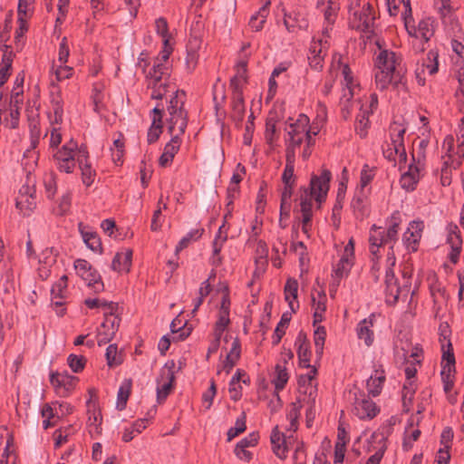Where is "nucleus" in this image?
Segmentation results:
<instances>
[{"label": "nucleus", "mask_w": 464, "mask_h": 464, "mask_svg": "<svg viewBox=\"0 0 464 464\" xmlns=\"http://www.w3.org/2000/svg\"><path fill=\"white\" fill-rule=\"evenodd\" d=\"M385 382V373L384 371H375L374 375H371L367 380V390L370 395L376 397L378 396L382 390L383 383Z\"/></svg>", "instance_id": "obj_24"}, {"label": "nucleus", "mask_w": 464, "mask_h": 464, "mask_svg": "<svg viewBox=\"0 0 464 464\" xmlns=\"http://www.w3.org/2000/svg\"><path fill=\"white\" fill-rule=\"evenodd\" d=\"M353 265V260L348 259L346 257H341L339 262L337 263L335 268L334 269L333 275V285L337 287L340 285V281L343 277L348 276L352 266Z\"/></svg>", "instance_id": "obj_25"}, {"label": "nucleus", "mask_w": 464, "mask_h": 464, "mask_svg": "<svg viewBox=\"0 0 464 464\" xmlns=\"http://www.w3.org/2000/svg\"><path fill=\"white\" fill-rule=\"evenodd\" d=\"M181 140L178 135L171 136L170 140L165 145L164 151L159 159V164L161 167H167L172 162L175 155L180 147Z\"/></svg>", "instance_id": "obj_14"}, {"label": "nucleus", "mask_w": 464, "mask_h": 464, "mask_svg": "<svg viewBox=\"0 0 464 464\" xmlns=\"http://www.w3.org/2000/svg\"><path fill=\"white\" fill-rule=\"evenodd\" d=\"M241 354V343L238 338H235L231 349L227 355L226 356V359L223 363V370L229 373L230 371L234 368V366L237 364V361L240 358Z\"/></svg>", "instance_id": "obj_22"}, {"label": "nucleus", "mask_w": 464, "mask_h": 464, "mask_svg": "<svg viewBox=\"0 0 464 464\" xmlns=\"http://www.w3.org/2000/svg\"><path fill=\"white\" fill-rule=\"evenodd\" d=\"M432 34L433 33L430 29L429 22L420 21L416 31V37H420L423 42L421 43V45L418 47V51L423 52L425 50L424 44L430 39Z\"/></svg>", "instance_id": "obj_39"}, {"label": "nucleus", "mask_w": 464, "mask_h": 464, "mask_svg": "<svg viewBox=\"0 0 464 464\" xmlns=\"http://www.w3.org/2000/svg\"><path fill=\"white\" fill-rule=\"evenodd\" d=\"M188 121V111L186 110H179L177 113L169 115L167 124L169 135H178L180 138L185 133Z\"/></svg>", "instance_id": "obj_10"}, {"label": "nucleus", "mask_w": 464, "mask_h": 464, "mask_svg": "<svg viewBox=\"0 0 464 464\" xmlns=\"http://www.w3.org/2000/svg\"><path fill=\"white\" fill-rule=\"evenodd\" d=\"M406 132V129L398 122H392L390 126V137L392 145L395 146L396 150H400L401 152V156L403 159L407 157V153L404 147V134Z\"/></svg>", "instance_id": "obj_15"}, {"label": "nucleus", "mask_w": 464, "mask_h": 464, "mask_svg": "<svg viewBox=\"0 0 464 464\" xmlns=\"http://www.w3.org/2000/svg\"><path fill=\"white\" fill-rule=\"evenodd\" d=\"M398 3L402 4L404 7V11L402 12L401 16L404 21L405 27L407 30H409L411 24L413 23L411 0H398Z\"/></svg>", "instance_id": "obj_58"}, {"label": "nucleus", "mask_w": 464, "mask_h": 464, "mask_svg": "<svg viewBox=\"0 0 464 464\" xmlns=\"http://www.w3.org/2000/svg\"><path fill=\"white\" fill-rule=\"evenodd\" d=\"M204 233V228L193 229L189 231L185 237H183L176 246L175 252L178 254L184 248L188 247L192 240H198L201 237Z\"/></svg>", "instance_id": "obj_40"}, {"label": "nucleus", "mask_w": 464, "mask_h": 464, "mask_svg": "<svg viewBox=\"0 0 464 464\" xmlns=\"http://www.w3.org/2000/svg\"><path fill=\"white\" fill-rule=\"evenodd\" d=\"M61 376H62L61 382H62L63 388L67 392H69L75 386V383L78 382V378L69 374L67 372H62Z\"/></svg>", "instance_id": "obj_64"}, {"label": "nucleus", "mask_w": 464, "mask_h": 464, "mask_svg": "<svg viewBox=\"0 0 464 464\" xmlns=\"http://www.w3.org/2000/svg\"><path fill=\"white\" fill-rule=\"evenodd\" d=\"M399 213H393L391 218V225L387 230V232H384V237L387 239V243L392 241H396L398 237V231H399Z\"/></svg>", "instance_id": "obj_51"}, {"label": "nucleus", "mask_w": 464, "mask_h": 464, "mask_svg": "<svg viewBox=\"0 0 464 464\" xmlns=\"http://www.w3.org/2000/svg\"><path fill=\"white\" fill-rule=\"evenodd\" d=\"M74 268L77 275L86 281L89 286L92 285L95 291H100L103 288L101 276L86 260L77 259L74 262Z\"/></svg>", "instance_id": "obj_6"}, {"label": "nucleus", "mask_w": 464, "mask_h": 464, "mask_svg": "<svg viewBox=\"0 0 464 464\" xmlns=\"http://www.w3.org/2000/svg\"><path fill=\"white\" fill-rule=\"evenodd\" d=\"M77 149V143L71 140L68 143L64 144L61 150H59L54 155V160L58 161H64L66 159L75 158V150Z\"/></svg>", "instance_id": "obj_34"}, {"label": "nucleus", "mask_w": 464, "mask_h": 464, "mask_svg": "<svg viewBox=\"0 0 464 464\" xmlns=\"http://www.w3.org/2000/svg\"><path fill=\"white\" fill-rule=\"evenodd\" d=\"M352 208L357 218H363L367 215V196L362 189L355 192L352 200Z\"/></svg>", "instance_id": "obj_27"}, {"label": "nucleus", "mask_w": 464, "mask_h": 464, "mask_svg": "<svg viewBox=\"0 0 464 464\" xmlns=\"http://www.w3.org/2000/svg\"><path fill=\"white\" fill-rule=\"evenodd\" d=\"M384 284L385 301L388 304L394 305L399 300L401 288L399 286L398 279L392 267H388L386 270Z\"/></svg>", "instance_id": "obj_9"}, {"label": "nucleus", "mask_w": 464, "mask_h": 464, "mask_svg": "<svg viewBox=\"0 0 464 464\" xmlns=\"http://www.w3.org/2000/svg\"><path fill=\"white\" fill-rule=\"evenodd\" d=\"M186 92L183 90H176L174 95L170 98L169 104L173 105L179 110H185Z\"/></svg>", "instance_id": "obj_61"}, {"label": "nucleus", "mask_w": 464, "mask_h": 464, "mask_svg": "<svg viewBox=\"0 0 464 464\" xmlns=\"http://www.w3.org/2000/svg\"><path fill=\"white\" fill-rule=\"evenodd\" d=\"M284 24L288 32H293L295 27L299 29H306L308 27L306 19L300 14L292 17L291 14H285Z\"/></svg>", "instance_id": "obj_36"}, {"label": "nucleus", "mask_w": 464, "mask_h": 464, "mask_svg": "<svg viewBox=\"0 0 464 464\" xmlns=\"http://www.w3.org/2000/svg\"><path fill=\"white\" fill-rule=\"evenodd\" d=\"M434 5L442 17L450 14L454 11L450 0H434Z\"/></svg>", "instance_id": "obj_62"}, {"label": "nucleus", "mask_w": 464, "mask_h": 464, "mask_svg": "<svg viewBox=\"0 0 464 464\" xmlns=\"http://www.w3.org/2000/svg\"><path fill=\"white\" fill-rule=\"evenodd\" d=\"M414 393L415 387L413 386V382H409V383H404L402 388V405L403 410L407 412L410 411V406L412 403Z\"/></svg>", "instance_id": "obj_47"}, {"label": "nucleus", "mask_w": 464, "mask_h": 464, "mask_svg": "<svg viewBox=\"0 0 464 464\" xmlns=\"http://www.w3.org/2000/svg\"><path fill=\"white\" fill-rule=\"evenodd\" d=\"M375 17L373 15V6L367 3L360 11L352 13L349 18L351 28L366 34L373 33V24Z\"/></svg>", "instance_id": "obj_2"}, {"label": "nucleus", "mask_w": 464, "mask_h": 464, "mask_svg": "<svg viewBox=\"0 0 464 464\" xmlns=\"http://www.w3.org/2000/svg\"><path fill=\"white\" fill-rule=\"evenodd\" d=\"M297 291H298V283L295 279L289 278L287 279L285 285V298L288 302V304L292 310L293 313L295 312V308L294 307L293 299L297 298Z\"/></svg>", "instance_id": "obj_35"}, {"label": "nucleus", "mask_w": 464, "mask_h": 464, "mask_svg": "<svg viewBox=\"0 0 464 464\" xmlns=\"http://www.w3.org/2000/svg\"><path fill=\"white\" fill-rule=\"evenodd\" d=\"M163 130V124L160 123V119L152 120L151 125L148 130L147 140L149 144L156 142Z\"/></svg>", "instance_id": "obj_49"}, {"label": "nucleus", "mask_w": 464, "mask_h": 464, "mask_svg": "<svg viewBox=\"0 0 464 464\" xmlns=\"http://www.w3.org/2000/svg\"><path fill=\"white\" fill-rule=\"evenodd\" d=\"M86 358L82 355L70 354L67 358V363L75 373L81 372L86 364Z\"/></svg>", "instance_id": "obj_50"}, {"label": "nucleus", "mask_w": 464, "mask_h": 464, "mask_svg": "<svg viewBox=\"0 0 464 464\" xmlns=\"http://www.w3.org/2000/svg\"><path fill=\"white\" fill-rule=\"evenodd\" d=\"M369 111L361 110L355 121V130L361 138H365L369 127Z\"/></svg>", "instance_id": "obj_37"}, {"label": "nucleus", "mask_w": 464, "mask_h": 464, "mask_svg": "<svg viewBox=\"0 0 464 464\" xmlns=\"http://www.w3.org/2000/svg\"><path fill=\"white\" fill-rule=\"evenodd\" d=\"M332 178L331 171L323 169L321 175L312 174L309 187L300 188V202L313 203L314 198L319 205L326 198L330 180Z\"/></svg>", "instance_id": "obj_1"}, {"label": "nucleus", "mask_w": 464, "mask_h": 464, "mask_svg": "<svg viewBox=\"0 0 464 464\" xmlns=\"http://www.w3.org/2000/svg\"><path fill=\"white\" fill-rule=\"evenodd\" d=\"M167 67L161 62H155L152 68L150 70L147 78L149 82L159 83L161 82L163 75L166 73Z\"/></svg>", "instance_id": "obj_45"}, {"label": "nucleus", "mask_w": 464, "mask_h": 464, "mask_svg": "<svg viewBox=\"0 0 464 464\" xmlns=\"http://www.w3.org/2000/svg\"><path fill=\"white\" fill-rule=\"evenodd\" d=\"M246 413L243 411L241 413V416L237 419L235 426L231 427L227 430V435L228 441L232 440L235 437H237V435H239L240 433H242L246 430Z\"/></svg>", "instance_id": "obj_46"}, {"label": "nucleus", "mask_w": 464, "mask_h": 464, "mask_svg": "<svg viewBox=\"0 0 464 464\" xmlns=\"http://www.w3.org/2000/svg\"><path fill=\"white\" fill-rule=\"evenodd\" d=\"M14 88L11 93L10 101V116H11V129H16L19 124V110L23 104V90L18 92Z\"/></svg>", "instance_id": "obj_17"}, {"label": "nucleus", "mask_w": 464, "mask_h": 464, "mask_svg": "<svg viewBox=\"0 0 464 464\" xmlns=\"http://www.w3.org/2000/svg\"><path fill=\"white\" fill-rule=\"evenodd\" d=\"M410 346H411V343L408 342V340L403 342L401 339H400L394 343L395 353L397 356L401 355L403 362L408 361V356H409L408 353H409Z\"/></svg>", "instance_id": "obj_60"}, {"label": "nucleus", "mask_w": 464, "mask_h": 464, "mask_svg": "<svg viewBox=\"0 0 464 464\" xmlns=\"http://www.w3.org/2000/svg\"><path fill=\"white\" fill-rule=\"evenodd\" d=\"M175 362L168 361L161 369L160 375L157 379V398L160 402L169 396L175 382Z\"/></svg>", "instance_id": "obj_5"}, {"label": "nucleus", "mask_w": 464, "mask_h": 464, "mask_svg": "<svg viewBox=\"0 0 464 464\" xmlns=\"http://www.w3.org/2000/svg\"><path fill=\"white\" fill-rule=\"evenodd\" d=\"M181 324L182 321L179 317L173 319L170 324L171 333L177 334L173 337L174 342L183 341L190 334V328H185L186 324Z\"/></svg>", "instance_id": "obj_32"}, {"label": "nucleus", "mask_w": 464, "mask_h": 464, "mask_svg": "<svg viewBox=\"0 0 464 464\" xmlns=\"http://www.w3.org/2000/svg\"><path fill=\"white\" fill-rule=\"evenodd\" d=\"M290 321L291 314H289L288 312L284 313L272 336L273 345H277L281 342V339L285 335V329L287 328Z\"/></svg>", "instance_id": "obj_31"}, {"label": "nucleus", "mask_w": 464, "mask_h": 464, "mask_svg": "<svg viewBox=\"0 0 464 464\" xmlns=\"http://www.w3.org/2000/svg\"><path fill=\"white\" fill-rule=\"evenodd\" d=\"M439 52L431 49L428 52L426 57L421 58L416 63L415 77L420 86L426 82V72L429 75H434L439 71Z\"/></svg>", "instance_id": "obj_3"}, {"label": "nucleus", "mask_w": 464, "mask_h": 464, "mask_svg": "<svg viewBox=\"0 0 464 464\" xmlns=\"http://www.w3.org/2000/svg\"><path fill=\"white\" fill-rule=\"evenodd\" d=\"M66 276H63L52 287L51 295L53 298L63 299L64 297L63 291L67 288Z\"/></svg>", "instance_id": "obj_55"}, {"label": "nucleus", "mask_w": 464, "mask_h": 464, "mask_svg": "<svg viewBox=\"0 0 464 464\" xmlns=\"http://www.w3.org/2000/svg\"><path fill=\"white\" fill-rule=\"evenodd\" d=\"M424 224L422 221H411L407 231L403 234V242L406 247L411 252L418 250L419 242L421 238Z\"/></svg>", "instance_id": "obj_8"}, {"label": "nucleus", "mask_w": 464, "mask_h": 464, "mask_svg": "<svg viewBox=\"0 0 464 464\" xmlns=\"http://www.w3.org/2000/svg\"><path fill=\"white\" fill-rule=\"evenodd\" d=\"M382 227L373 225L371 228V234L369 237L370 251L372 256H376L379 247L382 245L387 244V239L384 237V231H378Z\"/></svg>", "instance_id": "obj_26"}, {"label": "nucleus", "mask_w": 464, "mask_h": 464, "mask_svg": "<svg viewBox=\"0 0 464 464\" xmlns=\"http://www.w3.org/2000/svg\"><path fill=\"white\" fill-rule=\"evenodd\" d=\"M271 444L273 446L274 453L280 459H285V451L287 450L285 446V435L278 430V426H276L270 436Z\"/></svg>", "instance_id": "obj_23"}, {"label": "nucleus", "mask_w": 464, "mask_h": 464, "mask_svg": "<svg viewBox=\"0 0 464 464\" xmlns=\"http://www.w3.org/2000/svg\"><path fill=\"white\" fill-rule=\"evenodd\" d=\"M148 88L152 90L150 98L154 100H161L167 92L170 91L169 82H148Z\"/></svg>", "instance_id": "obj_41"}, {"label": "nucleus", "mask_w": 464, "mask_h": 464, "mask_svg": "<svg viewBox=\"0 0 464 464\" xmlns=\"http://www.w3.org/2000/svg\"><path fill=\"white\" fill-rule=\"evenodd\" d=\"M245 115V103L243 94L237 93L232 96V118L237 122H241Z\"/></svg>", "instance_id": "obj_33"}, {"label": "nucleus", "mask_w": 464, "mask_h": 464, "mask_svg": "<svg viewBox=\"0 0 464 464\" xmlns=\"http://www.w3.org/2000/svg\"><path fill=\"white\" fill-rule=\"evenodd\" d=\"M106 360L109 367H115L122 363L123 359L121 353H118L117 344H110L106 349Z\"/></svg>", "instance_id": "obj_42"}, {"label": "nucleus", "mask_w": 464, "mask_h": 464, "mask_svg": "<svg viewBox=\"0 0 464 464\" xmlns=\"http://www.w3.org/2000/svg\"><path fill=\"white\" fill-rule=\"evenodd\" d=\"M132 382L130 379H126L119 388L117 394V409L122 411L126 408L127 401L130 394Z\"/></svg>", "instance_id": "obj_30"}, {"label": "nucleus", "mask_w": 464, "mask_h": 464, "mask_svg": "<svg viewBox=\"0 0 464 464\" xmlns=\"http://www.w3.org/2000/svg\"><path fill=\"white\" fill-rule=\"evenodd\" d=\"M319 300L316 301L315 297H312V305L314 309V325L318 323H321L324 320V313L326 310V295L324 291L318 292Z\"/></svg>", "instance_id": "obj_28"}, {"label": "nucleus", "mask_w": 464, "mask_h": 464, "mask_svg": "<svg viewBox=\"0 0 464 464\" xmlns=\"http://www.w3.org/2000/svg\"><path fill=\"white\" fill-rule=\"evenodd\" d=\"M79 168L82 170V182L88 187L91 186L93 182L94 176L91 165L88 162L81 160Z\"/></svg>", "instance_id": "obj_56"}, {"label": "nucleus", "mask_w": 464, "mask_h": 464, "mask_svg": "<svg viewBox=\"0 0 464 464\" xmlns=\"http://www.w3.org/2000/svg\"><path fill=\"white\" fill-rule=\"evenodd\" d=\"M308 125L309 118L304 114H300L295 122L288 124V128L286 129L287 134L305 136V140L308 142V145H312L314 141L312 140L311 130Z\"/></svg>", "instance_id": "obj_11"}, {"label": "nucleus", "mask_w": 464, "mask_h": 464, "mask_svg": "<svg viewBox=\"0 0 464 464\" xmlns=\"http://www.w3.org/2000/svg\"><path fill=\"white\" fill-rule=\"evenodd\" d=\"M270 5V0H266L263 6L260 7L259 11L256 14L251 16L249 21V26L256 32L260 31L264 24L266 23V18L268 14V6Z\"/></svg>", "instance_id": "obj_29"}, {"label": "nucleus", "mask_w": 464, "mask_h": 464, "mask_svg": "<svg viewBox=\"0 0 464 464\" xmlns=\"http://www.w3.org/2000/svg\"><path fill=\"white\" fill-rule=\"evenodd\" d=\"M198 45V40L195 38L193 41H189L188 45L187 46V57H186V64L189 70L195 68L198 54L197 52V48Z\"/></svg>", "instance_id": "obj_38"}, {"label": "nucleus", "mask_w": 464, "mask_h": 464, "mask_svg": "<svg viewBox=\"0 0 464 464\" xmlns=\"http://www.w3.org/2000/svg\"><path fill=\"white\" fill-rule=\"evenodd\" d=\"M326 337V331L324 326H318L314 334V342L316 355L321 358L324 353V345Z\"/></svg>", "instance_id": "obj_43"}, {"label": "nucleus", "mask_w": 464, "mask_h": 464, "mask_svg": "<svg viewBox=\"0 0 464 464\" xmlns=\"http://www.w3.org/2000/svg\"><path fill=\"white\" fill-rule=\"evenodd\" d=\"M276 122L277 120L276 118L275 113L269 112L268 117L266 121V131H265V139L268 144H272L276 132Z\"/></svg>", "instance_id": "obj_44"}, {"label": "nucleus", "mask_w": 464, "mask_h": 464, "mask_svg": "<svg viewBox=\"0 0 464 464\" xmlns=\"http://www.w3.org/2000/svg\"><path fill=\"white\" fill-rule=\"evenodd\" d=\"M276 378L274 382L276 390L281 391L285 388L288 381V373L285 367L276 364Z\"/></svg>", "instance_id": "obj_52"}, {"label": "nucleus", "mask_w": 464, "mask_h": 464, "mask_svg": "<svg viewBox=\"0 0 464 464\" xmlns=\"http://www.w3.org/2000/svg\"><path fill=\"white\" fill-rule=\"evenodd\" d=\"M295 345H297V356L299 360V365L303 368H310L311 350L310 343L307 339L306 334L301 331L295 340Z\"/></svg>", "instance_id": "obj_12"}, {"label": "nucleus", "mask_w": 464, "mask_h": 464, "mask_svg": "<svg viewBox=\"0 0 464 464\" xmlns=\"http://www.w3.org/2000/svg\"><path fill=\"white\" fill-rule=\"evenodd\" d=\"M419 180L411 173H403L401 175L400 183L403 189L407 191H413L416 188Z\"/></svg>", "instance_id": "obj_57"}, {"label": "nucleus", "mask_w": 464, "mask_h": 464, "mask_svg": "<svg viewBox=\"0 0 464 464\" xmlns=\"http://www.w3.org/2000/svg\"><path fill=\"white\" fill-rule=\"evenodd\" d=\"M374 314H371L368 318L362 320L356 327L358 338L363 340L367 346H371L373 343V326Z\"/></svg>", "instance_id": "obj_16"}, {"label": "nucleus", "mask_w": 464, "mask_h": 464, "mask_svg": "<svg viewBox=\"0 0 464 464\" xmlns=\"http://www.w3.org/2000/svg\"><path fill=\"white\" fill-rule=\"evenodd\" d=\"M33 0H19L17 6V14H18V23L24 26V19L26 17L31 16V5H33Z\"/></svg>", "instance_id": "obj_48"}, {"label": "nucleus", "mask_w": 464, "mask_h": 464, "mask_svg": "<svg viewBox=\"0 0 464 464\" xmlns=\"http://www.w3.org/2000/svg\"><path fill=\"white\" fill-rule=\"evenodd\" d=\"M447 346L448 349L445 351L444 345H442V370L440 372L442 380L451 379L452 373L455 372V356L453 353L452 344L450 341L448 342Z\"/></svg>", "instance_id": "obj_13"}, {"label": "nucleus", "mask_w": 464, "mask_h": 464, "mask_svg": "<svg viewBox=\"0 0 464 464\" xmlns=\"http://www.w3.org/2000/svg\"><path fill=\"white\" fill-rule=\"evenodd\" d=\"M391 81H392L391 72L379 70L375 73L376 85L382 91L385 90L391 84Z\"/></svg>", "instance_id": "obj_54"}, {"label": "nucleus", "mask_w": 464, "mask_h": 464, "mask_svg": "<svg viewBox=\"0 0 464 464\" xmlns=\"http://www.w3.org/2000/svg\"><path fill=\"white\" fill-rule=\"evenodd\" d=\"M377 67L380 71H387L392 72L396 68V54L388 50H382L377 56Z\"/></svg>", "instance_id": "obj_20"}, {"label": "nucleus", "mask_w": 464, "mask_h": 464, "mask_svg": "<svg viewBox=\"0 0 464 464\" xmlns=\"http://www.w3.org/2000/svg\"><path fill=\"white\" fill-rule=\"evenodd\" d=\"M121 319L118 316H108L104 314V321L101 324V329L98 332V345L102 346L111 342L120 326Z\"/></svg>", "instance_id": "obj_7"}, {"label": "nucleus", "mask_w": 464, "mask_h": 464, "mask_svg": "<svg viewBox=\"0 0 464 464\" xmlns=\"http://www.w3.org/2000/svg\"><path fill=\"white\" fill-rule=\"evenodd\" d=\"M321 50H316V46L310 48V53L313 54V56H309V64L311 68H313L315 71H320L323 68V58L319 54Z\"/></svg>", "instance_id": "obj_59"}, {"label": "nucleus", "mask_w": 464, "mask_h": 464, "mask_svg": "<svg viewBox=\"0 0 464 464\" xmlns=\"http://www.w3.org/2000/svg\"><path fill=\"white\" fill-rule=\"evenodd\" d=\"M295 155L291 149L285 154V166L282 174L284 185H295L296 177L295 176Z\"/></svg>", "instance_id": "obj_19"}, {"label": "nucleus", "mask_w": 464, "mask_h": 464, "mask_svg": "<svg viewBox=\"0 0 464 464\" xmlns=\"http://www.w3.org/2000/svg\"><path fill=\"white\" fill-rule=\"evenodd\" d=\"M132 250L128 248L123 252H118L111 262V268L114 271L129 272L131 266Z\"/></svg>", "instance_id": "obj_18"}, {"label": "nucleus", "mask_w": 464, "mask_h": 464, "mask_svg": "<svg viewBox=\"0 0 464 464\" xmlns=\"http://www.w3.org/2000/svg\"><path fill=\"white\" fill-rule=\"evenodd\" d=\"M353 413L361 420L373 419L380 411L375 402L372 401L368 396L361 392L356 391L353 392Z\"/></svg>", "instance_id": "obj_4"}, {"label": "nucleus", "mask_w": 464, "mask_h": 464, "mask_svg": "<svg viewBox=\"0 0 464 464\" xmlns=\"http://www.w3.org/2000/svg\"><path fill=\"white\" fill-rule=\"evenodd\" d=\"M79 230L81 232V235L82 237V239L84 243L86 244L87 247H89L91 250L94 252L102 253V246L100 237L97 233L87 231L86 227L83 226L82 223H79Z\"/></svg>", "instance_id": "obj_21"}, {"label": "nucleus", "mask_w": 464, "mask_h": 464, "mask_svg": "<svg viewBox=\"0 0 464 464\" xmlns=\"http://www.w3.org/2000/svg\"><path fill=\"white\" fill-rule=\"evenodd\" d=\"M52 105H53V114H54V122L59 124L63 121V113L62 99L59 96H57L56 98H53Z\"/></svg>", "instance_id": "obj_63"}, {"label": "nucleus", "mask_w": 464, "mask_h": 464, "mask_svg": "<svg viewBox=\"0 0 464 464\" xmlns=\"http://www.w3.org/2000/svg\"><path fill=\"white\" fill-rule=\"evenodd\" d=\"M342 73L343 75V78H344V81L346 83V87H347V92H348V93L345 92L343 97L346 98V102H349L350 99L353 95V78L352 75V71L348 64L343 65Z\"/></svg>", "instance_id": "obj_53"}]
</instances>
